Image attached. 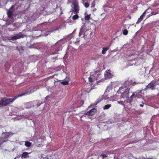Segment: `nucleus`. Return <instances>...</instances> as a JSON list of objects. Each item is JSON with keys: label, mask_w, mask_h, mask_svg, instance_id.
Masks as SVG:
<instances>
[{"label": "nucleus", "mask_w": 159, "mask_h": 159, "mask_svg": "<svg viewBox=\"0 0 159 159\" xmlns=\"http://www.w3.org/2000/svg\"><path fill=\"white\" fill-rule=\"evenodd\" d=\"M39 86L40 85H39L36 86H31L29 89H26L25 92L21 93L20 95H18V97H21L32 93L38 89H39Z\"/></svg>", "instance_id": "nucleus-1"}, {"label": "nucleus", "mask_w": 159, "mask_h": 159, "mask_svg": "<svg viewBox=\"0 0 159 159\" xmlns=\"http://www.w3.org/2000/svg\"><path fill=\"white\" fill-rule=\"evenodd\" d=\"M18 96H15L14 98H2L0 101V107H1L3 106H5L7 105L12 103L18 97Z\"/></svg>", "instance_id": "nucleus-2"}, {"label": "nucleus", "mask_w": 159, "mask_h": 159, "mask_svg": "<svg viewBox=\"0 0 159 159\" xmlns=\"http://www.w3.org/2000/svg\"><path fill=\"white\" fill-rule=\"evenodd\" d=\"M12 9V8H10L8 11L7 12L8 18L9 20L8 22V24H11V23H12L14 21V18L13 17V15H14L13 11L14 10Z\"/></svg>", "instance_id": "nucleus-3"}, {"label": "nucleus", "mask_w": 159, "mask_h": 159, "mask_svg": "<svg viewBox=\"0 0 159 159\" xmlns=\"http://www.w3.org/2000/svg\"><path fill=\"white\" fill-rule=\"evenodd\" d=\"M24 36V34H23L22 32H20L17 34H16L14 35L8 37L7 39L9 40H12V41H15L21 38H23Z\"/></svg>", "instance_id": "nucleus-4"}, {"label": "nucleus", "mask_w": 159, "mask_h": 159, "mask_svg": "<svg viewBox=\"0 0 159 159\" xmlns=\"http://www.w3.org/2000/svg\"><path fill=\"white\" fill-rule=\"evenodd\" d=\"M24 36V34H23L22 32H20L17 34H16L14 35L8 37L7 39L9 40H12V41H15L21 38H23Z\"/></svg>", "instance_id": "nucleus-5"}, {"label": "nucleus", "mask_w": 159, "mask_h": 159, "mask_svg": "<svg viewBox=\"0 0 159 159\" xmlns=\"http://www.w3.org/2000/svg\"><path fill=\"white\" fill-rule=\"evenodd\" d=\"M159 83V82L158 80H154L150 83L147 86H146L145 89L147 90L148 89H150L152 90L155 89V86Z\"/></svg>", "instance_id": "nucleus-6"}, {"label": "nucleus", "mask_w": 159, "mask_h": 159, "mask_svg": "<svg viewBox=\"0 0 159 159\" xmlns=\"http://www.w3.org/2000/svg\"><path fill=\"white\" fill-rule=\"evenodd\" d=\"M72 7L74 9L75 14H78L80 10V7L78 5V2L76 1H74L72 4Z\"/></svg>", "instance_id": "nucleus-7"}, {"label": "nucleus", "mask_w": 159, "mask_h": 159, "mask_svg": "<svg viewBox=\"0 0 159 159\" xmlns=\"http://www.w3.org/2000/svg\"><path fill=\"white\" fill-rule=\"evenodd\" d=\"M129 87H127L126 89L125 88L124 91L121 94L120 97L121 98H127L129 97Z\"/></svg>", "instance_id": "nucleus-8"}, {"label": "nucleus", "mask_w": 159, "mask_h": 159, "mask_svg": "<svg viewBox=\"0 0 159 159\" xmlns=\"http://www.w3.org/2000/svg\"><path fill=\"white\" fill-rule=\"evenodd\" d=\"M37 104V107H39L40 105L41 104L40 103H38L37 101H35L33 102H30L28 103H27V105H28V106L26 107L27 108H29L30 107H33L35 106V105Z\"/></svg>", "instance_id": "nucleus-9"}, {"label": "nucleus", "mask_w": 159, "mask_h": 159, "mask_svg": "<svg viewBox=\"0 0 159 159\" xmlns=\"http://www.w3.org/2000/svg\"><path fill=\"white\" fill-rule=\"evenodd\" d=\"M13 133L11 132H7L6 133H3L2 134V136L5 138V139H8V138L12 136Z\"/></svg>", "instance_id": "nucleus-10"}, {"label": "nucleus", "mask_w": 159, "mask_h": 159, "mask_svg": "<svg viewBox=\"0 0 159 159\" xmlns=\"http://www.w3.org/2000/svg\"><path fill=\"white\" fill-rule=\"evenodd\" d=\"M112 75L111 73V71L109 70L105 71L104 74V76L105 78L109 79L112 77Z\"/></svg>", "instance_id": "nucleus-11"}, {"label": "nucleus", "mask_w": 159, "mask_h": 159, "mask_svg": "<svg viewBox=\"0 0 159 159\" xmlns=\"http://www.w3.org/2000/svg\"><path fill=\"white\" fill-rule=\"evenodd\" d=\"M96 109L95 108H93L86 113L85 114L86 115L92 116L94 114L95 112L96 111Z\"/></svg>", "instance_id": "nucleus-12"}, {"label": "nucleus", "mask_w": 159, "mask_h": 159, "mask_svg": "<svg viewBox=\"0 0 159 159\" xmlns=\"http://www.w3.org/2000/svg\"><path fill=\"white\" fill-rule=\"evenodd\" d=\"M85 29V27L84 26V25H83L82 26H81L80 32H79V35L80 36H81L83 34H84V30Z\"/></svg>", "instance_id": "nucleus-13"}, {"label": "nucleus", "mask_w": 159, "mask_h": 159, "mask_svg": "<svg viewBox=\"0 0 159 159\" xmlns=\"http://www.w3.org/2000/svg\"><path fill=\"white\" fill-rule=\"evenodd\" d=\"M30 152L28 153L27 152H24L22 154L21 158L22 159L26 158L29 157L28 155L30 154Z\"/></svg>", "instance_id": "nucleus-14"}, {"label": "nucleus", "mask_w": 159, "mask_h": 159, "mask_svg": "<svg viewBox=\"0 0 159 159\" xmlns=\"http://www.w3.org/2000/svg\"><path fill=\"white\" fill-rule=\"evenodd\" d=\"M8 140V139H5L3 137H2L0 138V145H1L3 143L7 142Z\"/></svg>", "instance_id": "nucleus-15"}, {"label": "nucleus", "mask_w": 159, "mask_h": 159, "mask_svg": "<svg viewBox=\"0 0 159 159\" xmlns=\"http://www.w3.org/2000/svg\"><path fill=\"white\" fill-rule=\"evenodd\" d=\"M57 47V48H56L55 50V52L53 53V54H55L57 53V52L62 49V47L61 46H55Z\"/></svg>", "instance_id": "nucleus-16"}, {"label": "nucleus", "mask_w": 159, "mask_h": 159, "mask_svg": "<svg viewBox=\"0 0 159 159\" xmlns=\"http://www.w3.org/2000/svg\"><path fill=\"white\" fill-rule=\"evenodd\" d=\"M128 83H129L130 85H134L138 84L137 83H136V82H133V81L131 80H128L127 81H126L125 82V84H127Z\"/></svg>", "instance_id": "nucleus-17"}, {"label": "nucleus", "mask_w": 159, "mask_h": 159, "mask_svg": "<svg viewBox=\"0 0 159 159\" xmlns=\"http://www.w3.org/2000/svg\"><path fill=\"white\" fill-rule=\"evenodd\" d=\"M101 74L99 72H97L93 74V76L96 80H97V78Z\"/></svg>", "instance_id": "nucleus-18"}, {"label": "nucleus", "mask_w": 159, "mask_h": 159, "mask_svg": "<svg viewBox=\"0 0 159 159\" xmlns=\"http://www.w3.org/2000/svg\"><path fill=\"white\" fill-rule=\"evenodd\" d=\"M111 106V104H107L103 107V109L104 110H107L109 109Z\"/></svg>", "instance_id": "nucleus-19"}, {"label": "nucleus", "mask_w": 159, "mask_h": 159, "mask_svg": "<svg viewBox=\"0 0 159 159\" xmlns=\"http://www.w3.org/2000/svg\"><path fill=\"white\" fill-rule=\"evenodd\" d=\"M61 81V83L62 84L66 85H68V81L64 80H62Z\"/></svg>", "instance_id": "nucleus-20"}, {"label": "nucleus", "mask_w": 159, "mask_h": 159, "mask_svg": "<svg viewBox=\"0 0 159 159\" xmlns=\"http://www.w3.org/2000/svg\"><path fill=\"white\" fill-rule=\"evenodd\" d=\"M85 19L86 20H89L90 18V16L88 15L87 13H85Z\"/></svg>", "instance_id": "nucleus-21"}, {"label": "nucleus", "mask_w": 159, "mask_h": 159, "mask_svg": "<svg viewBox=\"0 0 159 159\" xmlns=\"http://www.w3.org/2000/svg\"><path fill=\"white\" fill-rule=\"evenodd\" d=\"M108 49V48L107 47L103 48V49L102 52V54H105L106 53Z\"/></svg>", "instance_id": "nucleus-22"}, {"label": "nucleus", "mask_w": 159, "mask_h": 159, "mask_svg": "<svg viewBox=\"0 0 159 159\" xmlns=\"http://www.w3.org/2000/svg\"><path fill=\"white\" fill-rule=\"evenodd\" d=\"M79 16L77 15V14H75V15L73 16L72 17V19L74 20H75L78 18Z\"/></svg>", "instance_id": "nucleus-23"}, {"label": "nucleus", "mask_w": 159, "mask_h": 159, "mask_svg": "<svg viewBox=\"0 0 159 159\" xmlns=\"http://www.w3.org/2000/svg\"><path fill=\"white\" fill-rule=\"evenodd\" d=\"M31 143H30L29 142L27 141L25 142V145L28 147H30L31 145Z\"/></svg>", "instance_id": "nucleus-24"}, {"label": "nucleus", "mask_w": 159, "mask_h": 159, "mask_svg": "<svg viewBox=\"0 0 159 159\" xmlns=\"http://www.w3.org/2000/svg\"><path fill=\"white\" fill-rule=\"evenodd\" d=\"M123 34L124 35H126L128 34V31L126 29H125L123 30Z\"/></svg>", "instance_id": "nucleus-25"}, {"label": "nucleus", "mask_w": 159, "mask_h": 159, "mask_svg": "<svg viewBox=\"0 0 159 159\" xmlns=\"http://www.w3.org/2000/svg\"><path fill=\"white\" fill-rule=\"evenodd\" d=\"M107 157V154L104 153H102L100 155V157L102 158L106 157Z\"/></svg>", "instance_id": "nucleus-26"}, {"label": "nucleus", "mask_w": 159, "mask_h": 159, "mask_svg": "<svg viewBox=\"0 0 159 159\" xmlns=\"http://www.w3.org/2000/svg\"><path fill=\"white\" fill-rule=\"evenodd\" d=\"M83 4L86 7H88L89 6V4L88 2H84Z\"/></svg>", "instance_id": "nucleus-27"}, {"label": "nucleus", "mask_w": 159, "mask_h": 159, "mask_svg": "<svg viewBox=\"0 0 159 159\" xmlns=\"http://www.w3.org/2000/svg\"><path fill=\"white\" fill-rule=\"evenodd\" d=\"M157 13H158V12H156L152 11V12L150 14V15L152 16L153 15H155L156 14H157Z\"/></svg>", "instance_id": "nucleus-28"}, {"label": "nucleus", "mask_w": 159, "mask_h": 159, "mask_svg": "<svg viewBox=\"0 0 159 159\" xmlns=\"http://www.w3.org/2000/svg\"><path fill=\"white\" fill-rule=\"evenodd\" d=\"M132 101H133L132 98H131V97H130L129 98L128 100V102H129V103H131V102H132Z\"/></svg>", "instance_id": "nucleus-29"}, {"label": "nucleus", "mask_w": 159, "mask_h": 159, "mask_svg": "<svg viewBox=\"0 0 159 159\" xmlns=\"http://www.w3.org/2000/svg\"><path fill=\"white\" fill-rule=\"evenodd\" d=\"M89 82H91V83L93 82V79L91 78V77H89Z\"/></svg>", "instance_id": "nucleus-30"}, {"label": "nucleus", "mask_w": 159, "mask_h": 159, "mask_svg": "<svg viewBox=\"0 0 159 159\" xmlns=\"http://www.w3.org/2000/svg\"><path fill=\"white\" fill-rule=\"evenodd\" d=\"M148 9L146 10L142 14V16H143V17H144L145 16V13L147 12V11H148Z\"/></svg>", "instance_id": "nucleus-31"}, {"label": "nucleus", "mask_w": 159, "mask_h": 159, "mask_svg": "<svg viewBox=\"0 0 159 159\" xmlns=\"http://www.w3.org/2000/svg\"><path fill=\"white\" fill-rule=\"evenodd\" d=\"M142 20H141V19H140L139 18L138 20V21H137V22H136V24H138L140 22H141V21H142Z\"/></svg>", "instance_id": "nucleus-32"}, {"label": "nucleus", "mask_w": 159, "mask_h": 159, "mask_svg": "<svg viewBox=\"0 0 159 159\" xmlns=\"http://www.w3.org/2000/svg\"><path fill=\"white\" fill-rule=\"evenodd\" d=\"M11 8H12V10H13L14 11L15 10V5H12L11 7Z\"/></svg>", "instance_id": "nucleus-33"}, {"label": "nucleus", "mask_w": 159, "mask_h": 159, "mask_svg": "<svg viewBox=\"0 0 159 159\" xmlns=\"http://www.w3.org/2000/svg\"><path fill=\"white\" fill-rule=\"evenodd\" d=\"M157 22H158V21H157L154 22H153L152 23V25H155V24H156V23H157Z\"/></svg>", "instance_id": "nucleus-34"}, {"label": "nucleus", "mask_w": 159, "mask_h": 159, "mask_svg": "<svg viewBox=\"0 0 159 159\" xmlns=\"http://www.w3.org/2000/svg\"><path fill=\"white\" fill-rule=\"evenodd\" d=\"M143 16L141 15L139 19H141L142 20L143 19Z\"/></svg>", "instance_id": "nucleus-35"}, {"label": "nucleus", "mask_w": 159, "mask_h": 159, "mask_svg": "<svg viewBox=\"0 0 159 159\" xmlns=\"http://www.w3.org/2000/svg\"><path fill=\"white\" fill-rule=\"evenodd\" d=\"M143 104H144V103H143V104H140V107H143Z\"/></svg>", "instance_id": "nucleus-36"}, {"label": "nucleus", "mask_w": 159, "mask_h": 159, "mask_svg": "<svg viewBox=\"0 0 159 159\" xmlns=\"http://www.w3.org/2000/svg\"><path fill=\"white\" fill-rule=\"evenodd\" d=\"M52 30L51 31H49L50 32H52L54 30Z\"/></svg>", "instance_id": "nucleus-37"}, {"label": "nucleus", "mask_w": 159, "mask_h": 159, "mask_svg": "<svg viewBox=\"0 0 159 159\" xmlns=\"http://www.w3.org/2000/svg\"><path fill=\"white\" fill-rule=\"evenodd\" d=\"M124 88H123V89H122V88H121V89H120L121 90H122V89H123L122 91H124Z\"/></svg>", "instance_id": "nucleus-38"}, {"label": "nucleus", "mask_w": 159, "mask_h": 159, "mask_svg": "<svg viewBox=\"0 0 159 159\" xmlns=\"http://www.w3.org/2000/svg\"><path fill=\"white\" fill-rule=\"evenodd\" d=\"M101 101V100H98V102H99Z\"/></svg>", "instance_id": "nucleus-39"}, {"label": "nucleus", "mask_w": 159, "mask_h": 159, "mask_svg": "<svg viewBox=\"0 0 159 159\" xmlns=\"http://www.w3.org/2000/svg\"><path fill=\"white\" fill-rule=\"evenodd\" d=\"M135 94L134 93H133L132 95V96H134V95Z\"/></svg>", "instance_id": "nucleus-40"}, {"label": "nucleus", "mask_w": 159, "mask_h": 159, "mask_svg": "<svg viewBox=\"0 0 159 159\" xmlns=\"http://www.w3.org/2000/svg\"><path fill=\"white\" fill-rule=\"evenodd\" d=\"M133 96H132V95H131V96H130V97H131V98H133Z\"/></svg>", "instance_id": "nucleus-41"}, {"label": "nucleus", "mask_w": 159, "mask_h": 159, "mask_svg": "<svg viewBox=\"0 0 159 159\" xmlns=\"http://www.w3.org/2000/svg\"><path fill=\"white\" fill-rule=\"evenodd\" d=\"M57 43H56V45H57Z\"/></svg>", "instance_id": "nucleus-42"}]
</instances>
